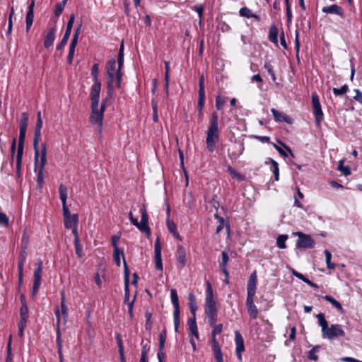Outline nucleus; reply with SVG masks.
<instances>
[{
	"label": "nucleus",
	"mask_w": 362,
	"mask_h": 362,
	"mask_svg": "<svg viewBox=\"0 0 362 362\" xmlns=\"http://www.w3.org/2000/svg\"><path fill=\"white\" fill-rule=\"evenodd\" d=\"M316 317L319 325L322 329V337L329 340H332L337 337H344L345 332L343 330L341 325L339 324H333L329 327L328 322L325 319V315L322 313L317 314Z\"/></svg>",
	"instance_id": "1"
},
{
	"label": "nucleus",
	"mask_w": 362,
	"mask_h": 362,
	"mask_svg": "<svg viewBox=\"0 0 362 362\" xmlns=\"http://www.w3.org/2000/svg\"><path fill=\"white\" fill-rule=\"evenodd\" d=\"M219 140L218 116L216 112H214L209 120L206 131V144L209 152H214L215 146Z\"/></svg>",
	"instance_id": "2"
},
{
	"label": "nucleus",
	"mask_w": 362,
	"mask_h": 362,
	"mask_svg": "<svg viewBox=\"0 0 362 362\" xmlns=\"http://www.w3.org/2000/svg\"><path fill=\"white\" fill-rule=\"evenodd\" d=\"M141 215V221L139 222L136 218H134L132 212L129 213V217L132 223L136 226L141 232L145 233L148 238L151 235V229L148 226V216L145 205H142L140 209Z\"/></svg>",
	"instance_id": "3"
},
{
	"label": "nucleus",
	"mask_w": 362,
	"mask_h": 362,
	"mask_svg": "<svg viewBox=\"0 0 362 362\" xmlns=\"http://www.w3.org/2000/svg\"><path fill=\"white\" fill-rule=\"evenodd\" d=\"M106 106V100H103L100 107L98 105H91V113L90 116V122L93 125H97L99 132H102L103 121L104 112Z\"/></svg>",
	"instance_id": "4"
},
{
	"label": "nucleus",
	"mask_w": 362,
	"mask_h": 362,
	"mask_svg": "<svg viewBox=\"0 0 362 362\" xmlns=\"http://www.w3.org/2000/svg\"><path fill=\"white\" fill-rule=\"evenodd\" d=\"M211 327H213V331L211 332V337L210 340L211 350L217 362H223L221 346L216 338V336L222 332L223 325L216 324L215 326Z\"/></svg>",
	"instance_id": "5"
},
{
	"label": "nucleus",
	"mask_w": 362,
	"mask_h": 362,
	"mask_svg": "<svg viewBox=\"0 0 362 362\" xmlns=\"http://www.w3.org/2000/svg\"><path fill=\"white\" fill-rule=\"evenodd\" d=\"M205 313H217L216 302L214 299L212 286L209 281H207L206 283Z\"/></svg>",
	"instance_id": "6"
},
{
	"label": "nucleus",
	"mask_w": 362,
	"mask_h": 362,
	"mask_svg": "<svg viewBox=\"0 0 362 362\" xmlns=\"http://www.w3.org/2000/svg\"><path fill=\"white\" fill-rule=\"evenodd\" d=\"M293 235L298 238L296 244L298 248L311 249L315 247V242L310 235L300 231L296 232Z\"/></svg>",
	"instance_id": "7"
},
{
	"label": "nucleus",
	"mask_w": 362,
	"mask_h": 362,
	"mask_svg": "<svg viewBox=\"0 0 362 362\" xmlns=\"http://www.w3.org/2000/svg\"><path fill=\"white\" fill-rule=\"evenodd\" d=\"M28 119H29L28 114L27 112H23L21 114V118L20 120V132H19L18 146L24 147L25 134H26L27 127L28 125Z\"/></svg>",
	"instance_id": "8"
},
{
	"label": "nucleus",
	"mask_w": 362,
	"mask_h": 362,
	"mask_svg": "<svg viewBox=\"0 0 362 362\" xmlns=\"http://www.w3.org/2000/svg\"><path fill=\"white\" fill-rule=\"evenodd\" d=\"M312 103L315 122L317 125H320L323 118V112L321 108L319 97L316 93H312Z\"/></svg>",
	"instance_id": "9"
},
{
	"label": "nucleus",
	"mask_w": 362,
	"mask_h": 362,
	"mask_svg": "<svg viewBox=\"0 0 362 362\" xmlns=\"http://www.w3.org/2000/svg\"><path fill=\"white\" fill-rule=\"evenodd\" d=\"M64 218V226L67 229L77 226L78 222V214H71L69 209H62Z\"/></svg>",
	"instance_id": "10"
},
{
	"label": "nucleus",
	"mask_w": 362,
	"mask_h": 362,
	"mask_svg": "<svg viewBox=\"0 0 362 362\" xmlns=\"http://www.w3.org/2000/svg\"><path fill=\"white\" fill-rule=\"evenodd\" d=\"M74 19H75L74 15L71 14L69 19L68 21V23H67L66 30L64 35V37H63L62 40H61V42H59V44L57 46V49H62L66 45V43L69 40V38L70 37V35H71L73 25L74 23Z\"/></svg>",
	"instance_id": "11"
},
{
	"label": "nucleus",
	"mask_w": 362,
	"mask_h": 362,
	"mask_svg": "<svg viewBox=\"0 0 362 362\" xmlns=\"http://www.w3.org/2000/svg\"><path fill=\"white\" fill-rule=\"evenodd\" d=\"M101 90L100 82L94 83L91 87L90 98L91 100V105H99L100 93Z\"/></svg>",
	"instance_id": "12"
},
{
	"label": "nucleus",
	"mask_w": 362,
	"mask_h": 362,
	"mask_svg": "<svg viewBox=\"0 0 362 362\" xmlns=\"http://www.w3.org/2000/svg\"><path fill=\"white\" fill-rule=\"evenodd\" d=\"M257 274L256 272H254L251 274L250 279L247 283V298H254L256 293V286H257Z\"/></svg>",
	"instance_id": "13"
},
{
	"label": "nucleus",
	"mask_w": 362,
	"mask_h": 362,
	"mask_svg": "<svg viewBox=\"0 0 362 362\" xmlns=\"http://www.w3.org/2000/svg\"><path fill=\"white\" fill-rule=\"evenodd\" d=\"M235 341L236 344V355L240 361H242V352L245 350L244 340L238 331L235 332Z\"/></svg>",
	"instance_id": "14"
},
{
	"label": "nucleus",
	"mask_w": 362,
	"mask_h": 362,
	"mask_svg": "<svg viewBox=\"0 0 362 362\" xmlns=\"http://www.w3.org/2000/svg\"><path fill=\"white\" fill-rule=\"evenodd\" d=\"M155 265L157 270H163V263L161 258V245L158 238L156 239L155 242Z\"/></svg>",
	"instance_id": "15"
},
{
	"label": "nucleus",
	"mask_w": 362,
	"mask_h": 362,
	"mask_svg": "<svg viewBox=\"0 0 362 362\" xmlns=\"http://www.w3.org/2000/svg\"><path fill=\"white\" fill-rule=\"evenodd\" d=\"M199 99H198V107L199 109V112L202 114V109L204 105V100H205V91H204V78L202 75L199 81Z\"/></svg>",
	"instance_id": "16"
},
{
	"label": "nucleus",
	"mask_w": 362,
	"mask_h": 362,
	"mask_svg": "<svg viewBox=\"0 0 362 362\" xmlns=\"http://www.w3.org/2000/svg\"><path fill=\"white\" fill-rule=\"evenodd\" d=\"M39 162L38 168L45 169L47 164V145L45 143L41 144V150L39 151V156L37 162L35 161V168H37V163Z\"/></svg>",
	"instance_id": "17"
},
{
	"label": "nucleus",
	"mask_w": 362,
	"mask_h": 362,
	"mask_svg": "<svg viewBox=\"0 0 362 362\" xmlns=\"http://www.w3.org/2000/svg\"><path fill=\"white\" fill-rule=\"evenodd\" d=\"M57 32V28L52 27L50 28L47 33L44 36V46L46 48H49L53 45V42L55 39V34Z\"/></svg>",
	"instance_id": "18"
},
{
	"label": "nucleus",
	"mask_w": 362,
	"mask_h": 362,
	"mask_svg": "<svg viewBox=\"0 0 362 362\" xmlns=\"http://www.w3.org/2000/svg\"><path fill=\"white\" fill-rule=\"evenodd\" d=\"M176 259L177 267L180 268H183L186 262V252L184 247L182 245H179L177 248Z\"/></svg>",
	"instance_id": "19"
},
{
	"label": "nucleus",
	"mask_w": 362,
	"mask_h": 362,
	"mask_svg": "<svg viewBox=\"0 0 362 362\" xmlns=\"http://www.w3.org/2000/svg\"><path fill=\"white\" fill-rule=\"evenodd\" d=\"M322 11L325 13L336 14L341 17L344 16L343 8L337 4L325 6L322 8Z\"/></svg>",
	"instance_id": "20"
},
{
	"label": "nucleus",
	"mask_w": 362,
	"mask_h": 362,
	"mask_svg": "<svg viewBox=\"0 0 362 362\" xmlns=\"http://www.w3.org/2000/svg\"><path fill=\"white\" fill-rule=\"evenodd\" d=\"M246 306L248 314L250 315L251 318L254 320L256 319L258 315V309L254 303L253 298H247Z\"/></svg>",
	"instance_id": "21"
},
{
	"label": "nucleus",
	"mask_w": 362,
	"mask_h": 362,
	"mask_svg": "<svg viewBox=\"0 0 362 362\" xmlns=\"http://www.w3.org/2000/svg\"><path fill=\"white\" fill-rule=\"evenodd\" d=\"M124 302H129V271L127 262L124 261Z\"/></svg>",
	"instance_id": "22"
},
{
	"label": "nucleus",
	"mask_w": 362,
	"mask_h": 362,
	"mask_svg": "<svg viewBox=\"0 0 362 362\" xmlns=\"http://www.w3.org/2000/svg\"><path fill=\"white\" fill-rule=\"evenodd\" d=\"M41 136V129H35L34 139H33V148L35 151L34 160L37 162L39 156V141Z\"/></svg>",
	"instance_id": "23"
},
{
	"label": "nucleus",
	"mask_w": 362,
	"mask_h": 362,
	"mask_svg": "<svg viewBox=\"0 0 362 362\" xmlns=\"http://www.w3.org/2000/svg\"><path fill=\"white\" fill-rule=\"evenodd\" d=\"M54 314H55L56 319H57V327L56 341H57V348H60V347H62V337H61V333L59 331V326H60V323H61V314H60V310H59V308H56V310L54 311Z\"/></svg>",
	"instance_id": "24"
},
{
	"label": "nucleus",
	"mask_w": 362,
	"mask_h": 362,
	"mask_svg": "<svg viewBox=\"0 0 362 362\" xmlns=\"http://www.w3.org/2000/svg\"><path fill=\"white\" fill-rule=\"evenodd\" d=\"M117 63H118V68L116 71V85H117V88H119L121 87V82H122V74L121 72V69L124 64V56H122V54L120 56H118Z\"/></svg>",
	"instance_id": "25"
},
{
	"label": "nucleus",
	"mask_w": 362,
	"mask_h": 362,
	"mask_svg": "<svg viewBox=\"0 0 362 362\" xmlns=\"http://www.w3.org/2000/svg\"><path fill=\"white\" fill-rule=\"evenodd\" d=\"M228 261H229V257H228V253L226 251H223L221 252V258L219 265H220V268H221V271L225 274V276H226L227 277H229V274L226 269Z\"/></svg>",
	"instance_id": "26"
},
{
	"label": "nucleus",
	"mask_w": 362,
	"mask_h": 362,
	"mask_svg": "<svg viewBox=\"0 0 362 362\" xmlns=\"http://www.w3.org/2000/svg\"><path fill=\"white\" fill-rule=\"evenodd\" d=\"M271 112H272V115L276 121L281 122H284L288 124L291 122L290 117L284 113L279 112L274 108H272Z\"/></svg>",
	"instance_id": "27"
},
{
	"label": "nucleus",
	"mask_w": 362,
	"mask_h": 362,
	"mask_svg": "<svg viewBox=\"0 0 362 362\" xmlns=\"http://www.w3.org/2000/svg\"><path fill=\"white\" fill-rule=\"evenodd\" d=\"M107 93L109 96H112L114 92V81L116 80V73L107 72Z\"/></svg>",
	"instance_id": "28"
},
{
	"label": "nucleus",
	"mask_w": 362,
	"mask_h": 362,
	"mask_svg": "<svg viewBox=\"0 0 362 362\" xmlns=\"http://www.w3.org/2000/svg\"><path fill=\"white\" fill-rule=\"evenodd\" d=\"M59 197L62 204V209H69L66 206V199L68 197L67 188L64 185L59 186Z\"/></svg>",
	"instance_id": "29"
},
{
	"label": "nucleus",
	"mask_w": 362,
	"mask_h": 362,
	"mask_svg": "<svg viewBox=\"0 0 362 362\" xmlns=\"http://www.w3.org/2000/svg\"><path fill=\"white\" fill-rule=\"evenodd\" d=\"M28 308L26 305V302H23L20 310V322L21 323L27 324L28 319Z\"/></svg>",
	"instance_id": "30"
},
{
	"label": "nucleus",
	"mask_w": 362,
	"mask_h": 362,
	"mask_svg": "<svg viewBox=\"0 0 362 362\" xmlns=\"http://www.w3.org/2000/svg\"><path fill=\"white\" fill-rule=\"evenodd\" d=\"M323 298L325 300L330 303L334 308H336L341 314L345 313V310L343 309L341 303L339 301H337L336 299H334L333 297H332L331 296L327 295V296H324Z\"/></svg>",
	"instance_id": "31"
},
{
	"label": "nucleus",
	"mask_w": 362,
	"mask_h": 362,
	"mask_svg": "<svg viewBox=\"0 0 362 362\" xmlns=\"http://www.w3.org/2000/svg\"><path fill=\"white\" fill-rule=\"evenodd\" d=\"M239 14L243 17L253 18L256 21H259L260 18L259 16L252 13V11L247 7H243L239 11Z\"/></svg>",
	"instance_id": "32"
},
{
	"label": "nucleus",
	"mask_w": 362,
	"mask_h": 362,
	"mask_svg": "<svg viewBox=\"0 0 362 362\" xmlns=\"http://www.w3.org/2000/svg\"><path fill=\"white\" fill-rule=\"evenodd\" d=\"M269 40L275 45H278V29L275 25L269 28Z\"/></svg>",
	"instance_id": "33"
},
{
	"label": "nucleus",
	"mask_w": 362,
	"mask_h": 362,
	"mask_svg": "<svg viewBox=\"0 0 362 362\" xmlns=\"http://www.w3.org/2000/svg\"><path fill=\"white\" fill-rule=\"evenodd\" d=\"M188 300H189V308L190 310L191 313L194 317L196 315V311H197V301L195 296L193 293H190L188 296Z\"/></svg>",
	"instance_id": "34"
},
{
	"label": "nucleus",
	"mask_w": 362,
	"mask_h": 362,
	"mask_svg": "<svg viewBox=\"0 0 362 362\" xmlns=\"http://www.w3.org/2000/svg\"><path fill=\"white\" fill-rule=\"evenodd\" d=\"M23 150L24 147L18 146L16 155V171L18 174L21 173Z\"/></svg>",
	"instance_id": "35"
},
{
	"label": "nucleus",
	"mask_w": 362,
	"mask_h": 362,
	"mask_svg": "<svg viewBox=\"0 0 362 362\" xmlns=\"http://www.w3.org/2000/svg\"><path fill=\"white\" fill-rule=\"evenodd\" d=\"M120 256L122 257L123 258V262L125 261V258H124V251L122 249H119V248H115L114 249V253H113V257H114V260L116 263V264L119 267L120 266Z\"/></svg>",
	"instance_id": "36"
},
{
	"label": "nucleus",
	"mask_w": 362,
	"mask_h": 362,
	"mask_svg": "<svg viewBox=\"0 0 362 362\" xmlns=\"http://www.w3.org/2000/svg\"><path fill=\"white\" fill-rule=\"evenodd\" d=\"M141 344L142 349L140 362H148V353L150 350V346L148 343L144 344V342H142Z\"/></svg>",
	"instance_id": "37"
},
{
	"label": "nucleus",
	"mask_w": 362,
	"mask_h": 362,
	"mask_svg": "<svg viewBox=\"0 0 362 362\" xmlns=\"http://www.w3.org/2000/svg\"><path fill=\"white\" fill-rule=\"evenodd\" d=\"M170 298H171L172 304L174 308V310H180L178 296L177 293V291L174 288L171 289V291H170Z\"/></svg>",
	"instance_id": "38"
},
{
	"label": "nucleus",
	"mask_w": 362,
	"mask_h": 362,
	"mask_svg": "<svg viewBox=\"0 0 362 362\" xmlns=\"http://www.w3.org/2000/svg\"><path fill=\"white\" fill-rule=\"evenodd\" d=\"M34 20V11H28L26 13L25 23H26V31L28 32L31 28Z\"/></svg>",
	"instance_id": "39"
},
{
	"label": "nucleus",
	"mask_w": 362,
	"mask_h": 362,
	"mask_svg": "<svg viewBox=\"0 0 362 362\" xmlns=\"http://www.w3.org/2000/svg\"><path fill=\"white\" fill-rule=\"evenodd\" d=\"M288 235H280L276 238V245L280 249H285L286 247V241L288 240Z\"/></svg>",
	"instance_id": "40"
},
{
	"label": "nucleus",
	"mask_w": 362,
	"mask_h": 362,
	"mask_svg": "<svg viewBox=\"0 0 362 362\" xmlns=\"http://www.w3.org/2000/svg\"><path fill=\"white\" fill-rule=\"evenodd\" d=\"M269 163L272 164V166L273 168L272 172L275 177V180L278 181L279 179V165L276 161H275L272 158H269Z\"/></svg>",
	"instance_id": "41"
},
{
	"label": "nucleus",
	"mask_w": 362,
	"mask_h": 362,
	"mask_svg": "<svg viewBox=\"0 0 362 362\" xmlns=\"http://www.w3.org/2000/svg\"><path fill=\"white\" fill-rule=\"evenodd\" d=\"M320 346H315L312 349H310L308 354V358L312 361H317L318 359V356L317 353L319 351Z\"/></svg>",
	"instance_id": "42"
},
{
	"label": "nucleus",
	"mask_w": 362,
	"mask_h": 362,
	"mask_svg": "<svg viewBox=\"0 0 362 362\" xmlns=\"http://www.w3.org/2000/svg\"><path fill=\"white\" fill-rule=\"evenodd\" d=\"M44 170L45 169L38 168L37 175V188L41 189L44 184Z\"/></svg>",
	"instance_id": "43"
},
{
	"label": "nucleus",
	"mask_w": 362,
	"mask_h": 362,
	"mask_svg": "<svg viewBox=\"0 0 362 362\" xmlns=\"http://www.w3.org/2000/svg\"><path fill=\"white\" fill-rule=\"evenodd\" d=\"M325 255L326 258V264L328 269H334L335 268V264L332 263L331 259H332V253L328 250H325Z\"/></svg>",
	"instance_id": "44"
},
{
	"label": "nucleus",
	"mask_w": 362,
	"mask_h": 362,
	"mask_svg": "<svg viewBox=\"0 0 362 362\" xmlns=\"http://www.w3.org/2000/svg\"><path fill=\"white\" fill-rule=\"evenodd\" d=\"M152 109H153V121L154 122H158V104L157 102L153 99L151 100Z\"/></svg>",
	"instance_id": "45"
},
{
	"label": "nucleus",
	"mask_w": 362,
	"mask_h": 362,
	"mask_svg": "<svg viewBox=\"0 0 362 362\" xmlns=\"http://www.w3.org/2000/svg\"><path fill=\"white\" fill-rule=\"evenodd\" d=\"M25 260H26V251H25V250H23L21 252L19 259H18V270H23V267H24Z\"/></svg>",
	"instance_id": "46"
},
{
	"label": "nucleus",
	"mask_w": 362,
	"mask_h": 362,
	"mask_svg": "<svg viewBox=\"0 0 362 362\" xmlns=\"http://www.w3.org/2000/svg\"><path fill=\"white\" fill-rule=\"evenodd\" d=\"M33 278H34V281H33V295L35 296L37 293V292L40 286L41 278H39L38 274H36L35 277H33Z\"/></svg>",
	"instance_id": "47"
},
{
	"label": "nucleus",
	"mask_w": 362,
	"mask_h": 362,
	"mask_svg": "<svg viewBox=\"0 0 362 362\" xmlns=\"http://www.w3.org/2000/svg\"><path fill=\"white\" fill-rule=\"evenodd\" d=\"M348 86L345 84L342 86L340 88H334L332 91L336 96H338L345 94L348 91Z\"/></svg>",
	"instance_id": "48"
},
{
	"label": "nucleus",
	"mask_w": 362,
	"mask_h": 362,
	"mask_svg": "<svg viewBox=\"0 0 362 362\" xmlns=\"http://www.w3.org/2000/svg\"><path fill=\"white\" fill-rule=\"evenodd\" d=\"M173 320L175 325V331L178 332V327L180 325V310H175L173 312Z\"/></svg>",
	"instance_id": "49"
},
{
	"label": "nucleus",
	"mask_w": 362,
	"mask_h": 362,
	"mask_svg": "<svg viewBox=\"0 0 362 362\" xmlns=\"http://www.w3.org/2000/svg\"><path fill=\"white\" fill-rule=\"evenodd\" d=\"M99 66L98 64H94L92 67L91 74L93 77L94 83L100 82L98 79Z\"/></svg>",
	"instance_id": "50"
},
{
	"label": "nucleus",
	"mask_w": 362,
	"mask_h": 362,
	"mask_svg": "<svg viewBox=\"0 0 362 362\" xmlns=\"http://www.w3.org/2000/svg\"><path fill=\"white\" fill-rule=\"evenodd\" d=\"M343 164H344V160H340L337 169L339 171L342 172L344 175H346V176L349 175L351 174V170H350L348 166L344 167L343 165Z\"/></svg>",
	"instance_id": "51"
},
{
	"label": "nucleus",
	"mask_w": 362,
	"mask_h": 362,
	"mask_svg": "<svg viewBox=\"0 0 362 362\" xmlns=\"http://www.w3.org/2000/svg\"><path fill=\"white\" fill-rule=\"evenodd\" d=\"M116 61L115 59H111L108 61L106 69L107 72L116 73L117 70L115 69Z\"/></svg>",
	"instance_id": "52"
},
{
	"label": "nucleus",
	"mask_w": 362,
	"mask_h": 362,
	"mask_svg": "<svg viewBox=\"0 0 362 362\" xmlns=\"http://www.w3.org/2000/svg\"><path fill=\"white\" fill-rule=\"evenodd\" d=\"M65 5H66V3L64 2H59L58 4H57L56 6H55V9H54V16L58 17L61 15V13H62L64 7H65Z\"/></svg>",
	"instance_id": "53"
},
{
	"label": "nucleus",
	"mask_w": 362,
	"mask_h": 362,
	"mask_svg": "<svg viewBox=\"0 0 362 362\" xmlns=\"http://www.w3.org/2000/svg\"><path fill=\"white\" fill-rule=\"evenodd\" d=\"M225 103H226V98H223V97H221L220 95H218L216 98V109L218 110H221L223 107Z\"/></svg>",
	"instance_id": "54"
},
{
	"label": "nucleus",
	"mask_w": 362,
	"mask_h": 362,
	"mask_svg": "<svg viewBox=\"0 0 362 362\" xmlns=\"http://www.w3.org/2000/svg\"><path fill=\"white\" fill-rule=\"evenodd\" d=\"M166 339V331L163 330L160 334H159V345L158 348H160V349H164L165 342Z\"/></svg>",
	"instance_id": "55"
},
{
	"label": "nucleus",
	"mask_w": 362,
	"mask_h": 362,
	"mask_svg": "<svg viewBox=\"0 0 362 362\" xmlns=\"http://www.w3.org/2000/svg\"><path fill=\"white\" fill-rule=\"evenodd\" d=\"M210 326H215L217 322V313L206 314Z\"/></svg>",
	"instance_id": "56"
},
{
	"label": "nucleus",
	"mask_w": 362,
	"mask_h": 362,
	"mask_svg": "<svg viewBox=\"0 0 362 362\" xmlns=\"http://www.w3.org/2000/svg\"><path fill=\"white\" fill-rule=\"evenodd\" d=\"M0 225L8 227L9 221L8 216L3 212H0Z\"/></svg>",
	"instance_id": "57"
},
{
	"label": "nucleus",
	"mask_w": 362,
	"mask_h": 362,
	"mask_svg": "<svg viewBox=\"0 0 362 362\" xmlns=\"http://www.w3.org/2000/svg\"><path fill=\"white\" fill-rule=\"evenodd\" d=\"M60 306H61V312H62V315L63 318H64V322H66V320H67V317H68V308H67V306L66 305V303H63V302L60 303Z\"/></svg>",
	"instance_id": "58"
},
{
	"label": "nucleus",
	"mask_w": 362,
	"mask_h": 362,
	"mask_svg": "<svg viewBox=\"0 0 362 362\" xmlns=\"http://www.w3.org/2000/svg\"><path fill=\"white\" fill-rule=\"evenodd\" d=\"M42 261L41 259H38L37 267L35 268L34 271L33 277H35L36 274H38L39 278H42Z\"/></svg>",
	"instance_id": "59"
},
{
	"label": "nucleus",
	"mask_w": 362,
	"mask_h": 362,
	"mask_svg": "<svg viewBox=\"0 0 362 362\" xmlns=\"http://www.w3.org/2000/svg\"><path fill=\"white\" fill-rule=\"evenodd\" d=\"M74 246L76 249V254L78 258L82 257V245L80 244V240L74 241Z\"/></svg>",
	"instance_id": "60"
},
{
	"label": "nucleus",
	"mask_w": 362,
	"mask_h": 362,
	"mask_svg": "<svg viewBox=\"0 0 362 362\" xmlns=\"http://www.w3.org/2000/svg\"><path fill=\"white\" fill-rule=\"evenodd\" d=\"M291 273L293 276H295L298 279L302 280L305 283H306V281L308 280V279L306 278L303 274H302L301 273H299L298 272L296 271L293 269H291Z\"/></svg>",
	"instance_id": "61"
},
{
	"label": "nucleus",
	"mask_w": 362,
	"mask_h": 362,
	"mask_svg": "<svg viewBox=\"0 0 362 362\" xmlns=\"http://www.w3.org/2000/svg\"><path fill=\"white\" fill-rule=\"evenodd\" d=\"M264 67L267 69L268 73L271 75L273 80H275V78H276L275 74L273 71V68H272V66L271 65V64L269 62H266L264 65Z\"/></svg>",
	"instance_id": "62"
},
{
	"label": "nucleus",
	"mask_w": 362,
	"mask_h": 362,
	"mask_svg": "<svg viewBox=\"0 0 362 362\" xmlns=\"http://www.w3.org/2000/svg\"><path fill=\"white\" fill-rule=\"evenodd\" d=\"M167 227L168 230L171 233L177 230L176 224L173 221H170L169 219L167 220Z\"/></svg>",
	"instance_id": "63"
},
{
	"label": "nucleus",
	"mask_w": 362,
	"mask_h": 362,
	"mask_svg": "<svg viewBox=\"0 0 362 362\" xmlns=\"http://www.w3.org/2000/svg\"><path fill=\"white\" fill-rule=\"evenodd\" d=\"M356 93L354 99L362 105V92L359 89H354Z\"/></svg>",
	"instance_id": "64"
}]
</instances>
